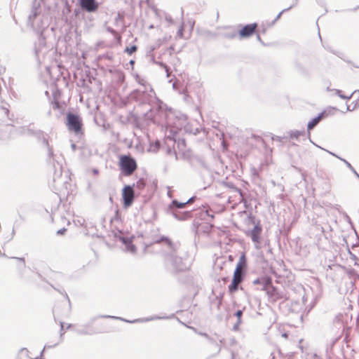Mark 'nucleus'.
Returning <instances> with one entry per match:
<instances>
[{
    "label": "nucleus",
    "instance_id": "nucleus-53",
    "mask_svg": "<svg viewBox=\"0 0 359 359\" xmlns=\"http://www.w3.org/2000/svg\"><path fill=\"white\" fill-rule=\"evenodd\" d=\"M313 144L314 146H316V144L315 142H313ZM317 147H319V148H320L321 149H323V150L326 151L327 152V151H328V150H326V149H323V148H322V147H319V146H318V145H317Z\"/></svg>",
    "mask_w": 359,
    "mask_h": 359
},
{
    "label": "nucleus",
    "instance_id": "nucleus-18",
    "mask_svg": "<svg viewBox=\"0 0 359 359\" xmlns=\"http://www.w3.org/2000/svg\"><path fill=\"white\" fill-rule=\"evenodd\" d=\"M243 310H241V309H239L235 312L233 316L236 318V321L232 327L233 331L236 332V331L239 330V327H240L241 324L242 323L241 318L243 316Z\"/></svg>",
    "mask_w": 359,
    "mask_h": 359
},
{
    "label": "nucleus",
    "instance_id": "nucleus-36",
    "mask_svg": "<svg viewBox=\"0 0 359 359\" xmlns=\"http://www.w3.org/2000/svg\"><path fill=\"white\" fill-rule=\"evenodd\" d=\"M183 35H184V25H183V24H182L177 32V37L182 38L183 36Z\"/></svg>",
    "mask_w": 359,
    "mask_h": 359
},
{
    "label": "nucleus",
    "instance_id": "nucleus-41",
    "mask_svg": "<svg viewBox=\"0 0 359 359\" xmlns=\"http://www.w3.org/2000/svg\"><path fill=\"white\" fill-rule=\"evenodd\" d=\"M51 105H52V108H53V109H58V108H59V107H60L59 102H52V103H51Z\"/></svg>",
    "mask_w": 359,
    "mask_h": 359
},
{
    "label": "nucleus",
    "instance_id": "nucleus-57",
    "mask_svg": "<svg viewBox=\"0 0 359 359\" xmlns=\"http://www.w3.org/2000/svg\"><path fill=\"white\" fill-rule=\"evenodd\" d=\"M201 334L204 336V337H207V338H208V334L206 333H201Z\"/></svg>",
    "mask_w": 359,
    "mask_h": 359
},
{
    "label": "nucleus",
    "instance_id": "nucleus-12",
    "mask_svg": "<svg viewBox=\"0 0 359 359\" xmlns=\"http://www.w3.org/2000/svg\"><path fill=\"white\" fill-rule=\"evenodd\" d=\"M81 8L88 13L95 12L98 8L96 0H79Z\"/></svg>",
    "mask_w": 359,
    "mask_h": 359
},
{
    "label": "nucleus",
    "instance_id": "nucleus-46",
    "mask_svg": "<svg viewBox=\"0 0 359 359\" xmlns=\"http://www.w3.org/2000/svg\"><path fill=\"white\" fill-rule=\"evenodd\" d=\"M168 196L169 198H172V191L170 190V187H168Z\"/></svg>",
    "mask_w": 359,
    "mask_h": 359
},
{
    "label": "nucleus",
    "instance_id": "nucleus-29",
    "mask_svg": "<svg viewBox=\"0 0 359 359\" xmlns=\"http://www.w3.org/2000/svg\"><path fill=\"white\" fill-rule=\"evenodd\" d=\"M245 257L243 255L241 256L236 268H238V269H243V268L245 267Z\"/></svg>",
    "mask_w": 359,
    "mask_h": 359
},
{
    "label": "nucleus",
    "instance_id": "nucleus-24",
    "mask_svg": "<svg viewBox=\"0 0 359 359\" xmlns=\"http://www.w3.org/2000/svg\"><path fill=\"white\" fill-rule=\"evenodd\" d=\"M160 242H165V244L171 250H174L175 248V245L172 243L170 239L166 236H161L158 240L156 241V243H158Z\"/></svg>",
    "mask_w": 359,
    "mask_h": 359
},
{
    "label": "nucleus",
    "instance_id": "nucleus-19",
    "mask_svg": "<svg viewBox=\"0 0 359 359\" xmlns=\"http://www.w3.org/2000/svg\"><path fill=\"white\" fill-rule=\"evenodd\" d=\"M253 283L255 285H262V290H264L269 283H271V280L269 278H259L253 280Z\"/></svg>",
    "mask_w": 359,
    "mask_h": 359
},
{
    "label": "nucleus",
    "instance_id": "nucleus-14",
    "mask_svg": "<svg viewBox=\"0 0 359 359\" xmlns=\"http://www.w3.org/2000/svg\"><path fill=\"white\" fill-rule=\"evenodd\" d=\"M168 212L179 221H185L191 217V211H182V212L178 210H168Z\"/></svg>",
    "mask_w": 359,
    "mask_h": 359
},
{
    "label": "nucleus",
    "instance_id": "nucleus-28",
    "mask_svg": "<svg viewBox=\"0 0 359 359\" xmlns=\"http://www.w3.org/2000/svg\"><path fill=\"white\" fill-rule=\"evenodd\" d=\"M240 283V282L233 279L231 283L229 285V291L230 292L236 291Z\"/></svg>",
    "mask_w": 359,
    "mask_h": 359
},
{
    "label": "nucleus",
    "instance_id": "nucleus-47",
    "mask_svg": "<svg viewBox=\"0 0 359 359\" xmlns=\"http://www.w3.org/2000/svg\"><path fill=\"white\" fill-rule=\"evenodd\" d=\"M93 173L95 175H97L99 173V170L97 168L93 169Z\"/></svg>",
    "mask_w": 359,
    "mask_h": 359
},
{
    "label": "nucleus",
    "instance_id": "nucleus-42",
    "mask_svg": "<svg viewBox=\"0 0 359 359\" xmlns=\"http://www.w3.org/2000/svg\"><path fill=\"white\" fill-rule=\"evenodd\" d=\"M165 19L169 23H172L173 22L172 17L170 15H166Z\"/></svg>",
    "mask_w": 359,
    "mask_h": 359
},
{
    "label": "nucleus",
    "instance_id": "nucleus-56",
    "mask_svg": "<svg viewBox=\"0 0 359 359\" xmlns=\"http://www.w3.org/2000/svg\"><path fill=\"white\" fill-rule=\"evenodd\" d=\"M352 93H353V95H355V94H358L359 95V90H356L353 91Z\"/></svg>",
    "mask_w": 359,
    "mask_h": 359
},
{
    "label": "nucleus",
    "instance_id": "nucleus-32",
    "mask_svg": "<svg viewBox=\"0 0 359 359\" xmlns=\"http://www.w3.org/2000/svg\"><path fill=\"white\" fill-rule=\"evenodd\" d=\"M154 63L165 69L167 77L170 76L169 68L165 64L162 62H154Z\"/></svg>",
    "mask_w": 359,
    "mask_h": 359
},
{
    "label": "nucleus",
    "instance_id": "nucleus-37",
    "mask_svg": "<svg viewBox=\"0 0 359 359\" xmlns=\"http://www.w3.org/2000/svg\"><path fill=\"white\" fill-rule=\"evenodd\" d=\"M13 259H16L20 262V267L25 268V259L22 257H12Z\"/></svg>",
    "mask_w": 359,
    "mask_h": 359
},
{
    "label": "nucleus",
    "instance_id": "nucleus-15",
    "mask_svg": "<svg viewBox=\"0 0 359 359\" xmlns=\"http://www.w3.org/2000/svg\"><path fill=\"white\" fill-rule=\"evenodd\" d=\"M257 27V23L246 25L239 31L240 38L243 39L250 36L255 32Z\"/></svg>",
    "mask_w": 359,
    "mask_h": 359
},
{
    "label": "nucleus",
    "instance_id": "nucleus-50",
    "mask_svg": "<svg viewBox=\"0 0 359 359\" xmlns=\"http://www.w3.org/2000/svg\"><path fill=\"white\" fill-rule=\"evenodd\" d=\"M65 296L66 299H67V301H68L69 304H70V300H69V297H68L67 294V293H65Z\"/></svg>",
    "mask_w": 359,
    "mask_h": 359
},
{
    "label": "nucleus",
    "instance_id": "nucleus-13",
    "mask_svg": "<svg viewBox=\"0 0 359 359\" xmlns=\"http://www.w3.org/2000/svg\"><path fill=\"white\" fill-rule=\"evenodd\" d=\"M7 104H3L0 107V125L3 124L4 126V128L2 129L4 130L5 131L6 124H11V123H9L11 118H9V109L7 107Z\"/></svg>",
    "mask_w": 359,
    "mask_h": 359
},
{
    "label": "nucleus",
    "instance_id": "nucleus-16",
    "mask_svg": "<svg viewBox=\"0 0 359 359\" xmlns=\"http://www.w3.org/2000/svg\"><path fill=\"white\" fill-rule=\"evenodd\" d=\"M54 172H53V181L56 184H59V180L61 178L62 175V165L57 161L56 164L53 163Z\"/></svg>",
    "mask_w": 359,
    "mask_h": 359
},
{
    "label": "nucleus",
    "instance_id": "nucleus-45",
    "mask_svg": "<svg viewBox=\"0 0 359 359\" xmlns=\"http://www.w3.org/2000/svg\"><path fill=\"white\" fill-rule=\"evenodd\" d=\"M272 140L273 141L281 142L282 137H280L279 136H273V137H272Z\"/></svg>",
    "mask_w": 359,
    "mask_h": 359
},
{
    "label": "nucleus",
    "instance_id": "nucleus-17",
    "mask_svg": "<svg viewBox=\"0 0 359 359\" xmlns=\"http://www.w3.org/2000/svg\"><path fill=\"white\" fill-rule=\"evenodd\" d=\"M120 240L125 245L126 250L130 252L135 253L136 252V247L132 243V240L130 238L120 237Z\"/></svg>",
    "mask_w": 359,
    "mask_h": 359
},
{
    "label": "nucleus",
    "instance_id": "nucleus-38",
    "mask_svg": "<svg viewBox=\"0 0 359 359\" xmlns=\"http://www.w3.org/2000/svg\"><path fill=\"white\" fill-rule=\"evenodd\" d=\"M236 36H237V33L235 32L233 33H226L224 34V37L226 39H234Z\"/></svg>",
    "mask_w": 359,
    "mask_h": 359
},
{
    "label": "nucleus",
    "instance_id": "nucleus-33",
    "mask_svg": "<svg viewBox=\"0 0 359 359\" xmlns=\"http://www.w3.org/2000/svg\"><path fill=\"white\" fill-rule=\"evenodd\" d=\"M137 47L134 45L130 47H126V48L125 49V52H126L129 55H131L133 53H135L137 50Z\"/></svg>",
    "mask_w": 359,
    "mask_h": 359
},
{
    "label": "nucleus",
    "instance_id": "nucleus-22",
    "mask_svg": "<svg viewBox=\"0 0 359 359\" xmlns=\"http://www.w3.org/2000/svg\"><path fill=\"white\" fill-rule=\"evenodd\" d=\"M244 274L245 272L243 269H238V268H236L233 279L241 283L243 280Z\"/></svg>",
    "mask_w": 359,
    "mask_h": 359
},
{
    "label": "nucleus",
    "instance_id": "nucleus-54",
    "mask_svg": "<svg viewBox=\"0 0 359 359\" xmlns=\"http://www.w3.org/2000/svg\"><path fill=\"white\" fill-rule=\"evenodd\" d=\"M313 144L314 146H316V144L315 142H313ZM317 147H319V148H320L321 149H323V150L326 151L327 152V151H328V150H326V149H323V148H322V147H319V146H318V145H317Z\"/></svg>",
    "mask_w": 359,
    "mask_h": 359
},
{
    "label": "nucleus",
    "instance_id": "nucleus-58",
    "mask_svg": "<svg viewBox=\"0 0 359 359\" xmlns=\"http://www.w3.org/2000/svg\"><path fill=\"white\" fill-rule=\"evenodd\" d=\"M302 178L304 180H306V175L304 173L302 174Z\"/></svg>",
    "mask_w": 359,
    "mask_h": 359
},
{
    "label": "nucleus",
    "instance_id": "nucleus-4",
    "mask_svg": "<svg viewBox=\"0 0 359 359\" xmlns=\"http://www.w3.org/2000/svg\"><path fill=\"white\" fill-rule=\"evenodd\" d=\"M33 130L27 126L16 128L12 123L6 124V133L0 135L1 140H8L17 135H32Z\"/></svg>",
    "mask_w": 359,
    "mask_h": 359
},
{
    "label": "nucleus",
    "instance_id": "nucleus-39",
    "mask_svg": "<svg viewBox=\"0 0 359 359\" xmlns=\"http://www.w3.org/2000/svg\"><path fill=\"white\" fill-rule=\"evenodd\" d=\"M137 81L142 86L145 85L146 81L143 79H141L139 76H137Z\"/></svg>",
    "mask_w": 359,
    "mask_h": 359
},
{
    "label": "nucleus",
    "instance_id": "nucleus-5",
    "mask_svg": "<svg viewBox=\"0 0 359 359\" xmlns=\"http://www.w3.org/2000/svg\"><path fill=\"white\" fill-rule=\"evenodd\" d=\"M165 263L168 268L172 272L184 271L187 266L184 264L182 259L172 252L165 257Z\"/></svg>",
    "mask_w": 359,
    "mask_h": 359
},
{
    "label": "nucleus",
    "instance_id": "nucleus-43",
    "mask_svg": "<svg viewBox=\"0 0 359 359\" xmlns=\"http://www.w3.org/2000/svg\"><path fill=\"white\" fill-rule=\"evenodd\" d=\"M66 231H67V229H66L65 228L60 229H59V230L57 231V234H58V235H62V234H63Z\"/></svg>",
    "mask_w": 359,
    "mask_h": 359
},
{
    "label": "nucleus",
    "instance_id": "nucleus-21",
    "mask_svg": "<svg viewBox=\"0 0 359 359\" xmlns=\"http://www.w3.org/2000/svg\"><path fill=\"white\" fill-rule=\"evenodd\" d=\"M324 112H321L316 117L313 118L311 121L308 123L307 128L309 130L313 129L317 124L320 121L324 116Z\"/></svg>",
    "mask_w": 359,
    "mask_h": 359
},
{
    "label": "nucleus",
    "instance_id": "nucleus-9",
    "mask_svg": "<svg viewBox=\"0 0 359 359\" xmlns=\"http://www.w3.org/2000/svg\"><path fill=\"white\" fill-rule=\"evenodd\" d=\"M262 231V227L259 222L256 224L253 229L246 233V235L250 237L252 241L255 244V247L257 248L258 245L260 243V235Z\"/></svg>",
    "mask_w": 359,
    "mask_h": 359
},
{
    "label": "nucleus",
    "instance_id": "nucleus-6",
    "mask_svg": "<svg viewBox=\"0 0 359 359\" xmlns=\"http://www.w3.org/2000/svg\"><path fill=\"white\" fill-rule=\"evenodd\" d=\"M120 167L125 176H130L136 170L137 163L133 158L124 155L120 158Z\"/></svg>",
    "mask_w": 359,
    "mask_h": 359
},
{
    "label": "nucleus",
    "instance_id": "nucleus-51",
    "mask_svg": "<svg viewBox=\"0 0 359 359\" xmlns=\"http://www.w3.org/2000/svg\"><path fill=\"white\" fill-rule=\"evenodd\" d=\"M20 352H22V351H27V352H29V351H28V350H27V348H22L20 350Z\"/></svg>",
    "mask_w": 359,
    "mask_h": 359
},
{
    "label": "nucleus",
    "instance_id": "nucleus-44",
    "mask_svg": "<svg viewBox=\"0 0 359 359\" xmlns=\"http://www.w3.org/2000/svg\"><path fill=\"white\" fill-rule=\"evenodd\" d=\"M195 199H196L195 196L191 197L188 201H186L187 205L192 203L195 201Z\"/></svg>",
    "mask_w": 359,
    "mask_h": 359
},
{
    "label": "nucleus",
    "instance_id": "nucleus-35",
    "mask_svg": "<svg viewBox=\"0 0 359 359\" xmlns=\"http://www.w3.org/2000/svg\"><path fill=\"white\" fill-rule=\"evenodd\" d=\"M107 31L112 34L115 37H117L118 39H121V36L118 34L117 32L114 30L113 28L108 27H107Z\"/></svg>",
    "mask_w": 359,
    "mask_h": 359
},
{
    "label": "nucleus",
    "instance_id": "nucleus-3",
    "mask_svg": "<svg viewBox=\"0 0 359 359\" xmlns=\"http://www.w3.org/2000/svg\"><path fill=\"white\" fill-rule=\"evenodd\" d=\"M34 50L39 64H45L50 60L52 51L46 46L44 39H39L35 43Z\"/></svg>",
    "mask_w": 359,
    "mask_h": 359
},
{
    "label": "nucleus",
    "instance_id": "nucleus-63",
    "mask_svg": "<svg viewBox=\"0 0 359 359\" xmlns=\"http://www.w3.org/2000/svg\"><path fill=\"white\" fill-rule=\"evenodd\" d=\"M155 50V47H152V48H151V51H153V50Z\"/></svg>",
    "mask_w": 359,
    "mask_h": 359
},
{
    "label": "nucleus",
    "instance_id": "nucleus-60",
    "mask_svg": "<svg viewBox=\"0 0 359 359\" xmlns=\"http://www.w3.org/2000/svg\"><path fill=\"white\" fill-rule=\"evenodd\" d=\"M237 191H238V192H239V194H240L241 195H242V191H241V189H237Z\"/></svg>",
    "mask_w": 359,
    "mask_h": 359
},
{
    "label": "nucleus",
    "instance_id": "nucleus-59",
    "mask_svg": "<svg viewBox=\"0 0 359 359\" xmlns=\"http://www.w3.org/2000/svg\"><path fill=\"white\" fill-rule=\"evenodd\" d=\"M346 110H347V111H351L352 109H350V107H349V106H347V107H346Z\"/></svg>",
    "mask_w": 359,
    "mask_h": 359
},
{
    "label": "nucleus",
    "instance_id": "nucleus-26",
    "mask_svg": "<svg viewBox=\"0 0 359 359\" xmlns=\"http://www.w3.org/2000/svg\"><path fill=\"white\" fill-rule=\"evenodd\" d=\"M304 130H292L290 133V137L291 139H298L300 136L304 135Z\"/></svg>",
    "mask_w": 359,
    "mask_h": 359
},
{
    "label": "nucleus",
    "instance_id": "nucleus-8",
    "mask_svg": "<svg viewBox=\"0 0 359 359\" xmlns=\"http://www.w3.org/2000/svg\"><path fill=\"white\" fill-rule=\"evenodd\" d=\"M122 196L124 206L126 208L130 206L135 198L133 187L130 185L126 186L123 189Z\"/></svg>",
    "mask_w": 359,
    "mask_h": 359
},
{
    "label": "nucleus",
    "instance_id": "nucleus-20",
    "mask_svg": "<svg viewBox=\"0 0 359 359\" xmlns=\"http://www.w3.org/2000/svg\"><path fill=\"white\" fill-rule=\"evenodd\" d=\"M187 205L186 202H178L177 200H172L171 203L168 207V210H178L185 208Z\"/></svg>",
    "mask_w": 359,
    "mask_h": 359
},
{
    "label": "nucleus",
    "instance_id": "nucleus-11",
    "mask_svg": "<svg viewBox=\"0 0 359 359\" xmlns=\"http://www.w3.org/2000/svg\"><path fill=\"white\" fill-rule=\"evenodd\" d=\"M32 135H33L35 137H36V138H38L39 140H42L43 144L47 148L48 158L49 159L52 158L53 161L54 162L55 161V159H54V156L55 155H54V153H53V150L52 147L49 145L48 140L46 139L44 133L43 131H41V130H37L36 132L33 131V133Z\"/></svg>",
    "mask_w": 359,
    "mask_h": 359
},
{
    "label": "nucleus",
    "instance_id": "nucleus-64",
    "mask_svg": "<svg viewBox=\"0 0 359 359\" xmlns=\"http://www.w3.org/2000/svg\"><path fill=\"white\" fill-rule=\"evenodd\" d=\"M130 64H133V63H134V61H133V60H130Z\"/></svg>",
    "mask_w": 359,
    "mask_h": 359
},
{
    "label": "nucleus",
    "instance_id": "nucleus-49",
    "mask_svg": "<svg viewBox=\"0 0 359 359\" xmlns=\"http://www.w3.org/2000/svg\"><path fill=\"white\" fill-rule=\"evenodd\" d=\"M287 336H288V334L286 332H284V333L282 334V337H284V338H287Z\"/></svg>",
    "mask_w": 359,
    "mask_h": 359
},
{
    "label": "nucleus",
    "instance_id": "nucleus-52",
    "mask_svg": "<svg viewBox=\"0 0 359 359\" xmlns=\"http://www.w3.org/2000/svg\"><path fill=\"white\" fill-rule=\"evenodd\" d=\"M313 144L314 146H316V144L315 142H313ZM317 147H319V148H320L321 149H323V150L326 151L327 152V151H328V150H326V149H323V148H322V147H319V146H318V145H317Z\"/></svg>",
    "mask_w": 359,
    "mask_h": 359
},
{
    "label": "nucleus",
    "instance_id": "nucleus-2",
    "mask_svg": "<svg viewBox=\"0 0 359 359\" xmlns=\"http://www.w3.org/2000/svg\"><path fill=\"white\" fill-rule=\"evenodd\" d=\"M115 318V319H118V320H123V321H125V322H127V323H143V322H147V321H150V320H158V319H161V317L159 316H153V317H151V318H145V319H135L134 320H126L124 318H120V317H115V316H109V315H101V316H94L91 319H90V321L88 324L86 325H85V329H82V330H77V333L79 334H81V335H91V334H96L98 332L93 330V329H89L90 325L95 321L96 320L97 318ZM104 331H100L99 332H104Z\"/></svg>",
    "mask_w": 359,
    "mask_h": 359
},
{
    "label": "nucleus",
    "instance_id": "nucleus-25",
    "mask_svg": "<svg viewBox=\"0 0 359 359\" xmlns=\"http://www.w3.org/2000/svg\"><path fill=\"white\" fill-rule=\"evenodd\" d=\"M327 90L334 92L335 95H337V96H339V97H341L343 100H350L352 97V96L353 95V93H351L349 95H344L342 93V91L339 89H330V88H327Z\"/></svg>",
    "mask_w": 359,
    "mask_h": 359
},
{
    "label": "nucleus",
    "instance_id": "nucleus-23",
    "mask_svg": "<svg viewBox=\"0 0 359 359\" xmlns=\"http://www.w3.org/2000/svg\"><path fill=\"white\" fill-rule=\"evenodd\" d=\"M180 129L179 127H174L170 128V135H166L167 137V141H170L172 142H175V136L178 133V130Z\"/></svg>",
    "mask_w": 359,
    "mask_h": 359
},
{
    "label": "nucleus",
    "instance_id": "nucleus-10",
    "mask_svg": "<svg viewBox=\"0 0 359 359\" xmlns=\"http://www.w3.org/2000/svg\"><path fill=\"white\" fill-rule=\"evenodd\" d=\"M264 290H266V294L271 302H276L277 300L285 298L283 293L273 287L271 283H269Z\"/></svg>",
    "mask_w": 359,
    "mask_h": 359
},
{
    "label": "nucleus",
    "instance_id": "nucleus-48",
    "mask_svg": "<svg viewBox=\"0 0 359 359\" xmlns=\"http://www.w3.org/2000/svg\"><path fill=\"white\" fill-rule=\"evenodd\" d=\"M71 147L73 151L76 149V146L74 143L72 144Z\"/></svg>",
    "mask_w": 359,
    "mask_h": 359
},
{
    "label": "nucleus",
    "instance_id": "nucleus-40",
    "mask_svg": "<svg viewBox=\"0 0 359 359\" xmlns=\"http://www.w3.org/2000/svg\"><path fill=\"white\" fill-rule=\"evenodd\" d=\"M167 153L168 154H173L175 156V158H177V154H176V151H172V149L170 148V147H168L167 149Z\"/></svg>",
    "mask_w": 359,
    "mask_h": 359
},
{
    "label": "nucleus",
    "instance_id": "nucleus-1",
    "mask_svg": "<svg viewBox=\"0 0 359 359\" xmlns=\"http://www.w3.org/2000/svg\"><path fill=\"white\" fill-rule=\"evenodd\" d=\"M48 18L42 12L40 4L34 3L28 15L27 24L34 30L40 32L48 26Z\"/></svg>",
    "mask_w": 359,
    "mask_h": 359
},
{
    "label": "nucleus",
    "instance_id": "nucleus-55",
    "mask_svg": "<svg viewBox=\"0 0 359 359\" xmlns=\"http://www.w3.org/2000/svg\"><path fill=\"white\" fill-rule=\"evenodd\" d=\"M60 326H61V332L63 330L64 323L62 322H60Z\"/></svg>",
    "mask_w": 359,
    "mask_h": 359
},
{
    "label": "nucleus",
    "instance_id": "nucleus-30",
    "mask_svg": "<svg viewBox=\"0 0 359 359\" xmlns=\"http://www.w3.org/2000/svg\"><path fill=\"white\" fill-rule=\"evenodd\" d=\"M327 152L331 154L332 156H335L336 158L340 159L341 161H343L345 165L347 166V168H348L350 170H353V167L351 165V164L347 161L346 159L343 158H341L339 157V156H337V154L330 151H327Z\"/></svg>",
    "mask_w": 359,
    "mask_h": 359
},
{
    "label": "nucleus",
    "instance_id": "nucleus-61",
    "mask_svg": "<svg viewBox=\"0 0 359 359\" xmlns=\"http://www.w3.org/2000/svg\"><path fill=\"white\" fill-rule=\"evenodd\" d=\"M257 39H258L259 41H261V38H260V36H259V35H257Z\"/></svg>",
    "mask_w": 359,
    "mask_h": 359
},
{
    "label": "nucleus",
    "instance_id": "nucleus-62",
    "mask_svg": "<svg viewBox=\"0 0 359 359\" xmlns=\"http://www.w3.org/2000/svg\"><path fill=\"white\" fill-rule=\"evenodd\" d=\"M151 60H152V62H153L154 63V62H156V61H155V60H154V57L151 58Z\"/></svg>",
    "mask_w": 359,
    "mask_h": 359
},
{
    "label": "nucleus",
    "instance_id": "nucleus-34",
    "mask_svg": "<svg viewBox=\"0 0 359 359\" xmlns=\"http://www.w3.org/2000/svg\"><path fill=\"white\" fill-rule=\"evenodd\" d=\"M136 187L137 189H142L144 187H145V182H144V180L143 179H140L137 182V184H136Z\"/></svg>",
    "mask_w": 359,
    "mask_h": 359
},
{
    "label": "nucleus",
    "instance_id": "nucleus-7",
    "mask_svg": "<svg viewBox=\"0 0 359 359\" xmlns=\"http://www.w3.org/2000/svg\"><path fill=\"white\" fill-rule=\"evenodd\" d=\"M82 121L79 115L68 113L67 115V127L69 131L75 134H80L82 132Z\"/></svg>",
    "mask_w": 359,
    "mask_h": 359
},
{
    "label": "nucleus",
    "instance_id": "nucleus-31",
    "mask_svg": "<svg viewBox=\"0 0 359 359\" xmlns=\"http://www.w3.org/2000/svg\"><path fill=\"white\" fill-rule=\"evenodd\" d=\"M297 4V0H295L294 1V4L291 5L290 7L287 8H285L283 9L282 11H280L278 15L276 16V18H275V20H273V24H274L281 16V15L285 13V12H287L288 11H290L292 8H293L294 6H296Z\"/></svg>",
    "mask_w": 359,
    "mask_h": 359
},
{
    "label": "nucleus",
    "instance_id": "nucleus-27",
    "mask_svg": "<svg viewBox=\"0 0 359 359\" xmlns=\"http://www.w3.org/2000/svg\"><path fill=\"white\" fill-rule=\"evenodd\" d=\"M73 222L76 226H84L86 224L85 219L79 216L75 217Z\"/></svg>",
    "mask_w": 359,
    "mask_h": 359
}]
</instances>
